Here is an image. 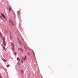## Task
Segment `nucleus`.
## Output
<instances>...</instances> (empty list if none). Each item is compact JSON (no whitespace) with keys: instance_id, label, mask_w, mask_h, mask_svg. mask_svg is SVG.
I'll return each instance as SVG.
<instances>
[{"instance_id":"nucleus-18","label":"nucleus","mask_w":78,"mask_h":78,"mask_svg":"<svg viewBox=\"0 0 78 78\" xmlns=\"http://www.w3.org/2000/svg\"><path fill=\"white\" fill-rule=\"evenodd\" d=\"M0 17L1 19H2V16H0Z\"/></svg>"},{"instance_id":"nucleus-7","label":"nucleus","mask_w":78,"mask_h":78,"mask_svg":"<svg viewBox=\"0 0 78 78\" xmlns=\"http://www.w3.org/2000/svg\"><path fill=\"white\" fill-rule=\"evenodd\" d=\"M12 11V9L11 8L9 7V12H11Z\"/></svg>"},{"instance_id":"nucleus-19","label":"nucleus","mask_w":78,"mask_h":78,"mask_svg":"<svg viewBox=\"0 0 78 78\" xmlns=\"http://www.w3.org/2000/svg\"><path fill=\"white\" fill-rule=\"evenodd\" d=\"M28 55H30V53H28Z\"/></svg>"},{"instance_id":"nucleus-22","label":"nucleus","mask_w":78,"mask_h":78,"mask_svg":"<svg viewBox=\"0 0 78 78\" xmlns=\"http://www.w3.org/2000/svg\"><path fill=\"white\" fill-rule=\"evenodd\" d=\"M10 37H11V36L10 35Z\"/></svg>"},{"instance_id":"nucleus-9","label":"nucleus","mask_w":78,"mask_h":78,"mask_svg":"<svg viewBox=\"0 0 78 78\" xmlns=\"http://www.w3.org/2000/svg\"><path fill=\"white\" fill-rule=\"evenodd\" d=\"M2 60L3 61H4V62H6V61H7L6 60H5V59L4 58H2Z\"/></svg>"},{"instance_id":"nucleus-14","label":"nucleus","mask_w":78,"mask_h":78,"mask_svg":"<svg viewBox=\"0 0 78 78\" xmlns=\"http://www.w3.org/2000/svg\"><path fill=\"white\" fill-rule=\"evenodd\" d=\"M21 61L22 63V64H23V61H22V60H21Z\"/></svg>"},{"instance_id":"nucleus-10","label":"nucleus","mask_w":78,"mask_h":78,"mask_svg":"<svg viewBox=\"0 0 78 78\" xmlns=\"http://www.w3.org/2000/svg\"><path fill=\"white\" fill-rule=\"evenodd\" d=\"M17 61H20V58L19 57L17 58Z\"/></svg>"},{"instance_id":"nucleus-11","label":"nucleus","mask_w":78,"mask_h":78,"mask_svg":"<svg viewBox=\"0 0 78 78\" xmlns=\"http://www.w3.org/2000/svg\"><path fill=\"white\" fill-rule=\"evenodd\" d=\"M2 34L1 33V32L0 31V36L1 37H2Z\"/></svg>"},{"instance_id":"nucleus-16","label":"nucleus","mask_w":78,"mask_h":78,"mask_svg":"<svg viewBox=\"0 0 78 78\" xmlns=\"http://www.w3.org/2000/svg\"><path fill=\"white\" fill-rule=\"evenodd\" d=\"M21 72H22V73H23V70H21Z\"/></svg>"},{"instance_id":"nucleus-21","label":"nucleus","mask_w":78,"mask_h":78,"mask_svg":"<svg viewBox=\"0 0 78 78\" xmlns=\"http://www.w3.org/2000/svg\"><path fill=\"white\" fill-rule=\"evenodd\" d=\"M0 78H1V76L0 75Z\"/></svg>"},{"instance_id":"nucleus-17","label":"nucleus","mask_w":78,"mask_h":78,"mask_svg":"<svg viewBox=\"0 0 78 78\" xmlns=\"http://www.w3.org/2000/svg\"><path fill=\"white\" fill-rule=\"evenodd\" d=\"M9 65H8L7 66V67H9Z\"/></svg>"},{"instance_id":"nucleus-12","label":"nucleus","mask_w":78,"mask_h":78,"mask_svg":"<svg viewBox=\"0 0 78 78\" xmlns=\"http://www.w3.org/2000/svg\"><path fill=\"white\" fill-rule=\"evenodd\" d=\"M18 41L19 43L20 44V45H22V43L21 42V41H19V40H18Z\"/></svg>"},{"instance_id":"nucleus-6","label":"nucleus","mask_w":78,"mask_h":78,"mask_svg":"<svg viewBox=\"0 0 78 78\" xmlns=\"http://www.w3.org/2000/svg\"><path fill=\"white\" fill-rule=\"evenodd\" d=\"M23 60V61H25V59H26V58H27V57L26 56H25V57L24 58L23 57H22Z\"/></svg>"},{"instance_id":"nucleus-5","label":"nucleus","mask_w":78,"mask_h":78,"mask_svg":"<svg viewBox=\"0 0 78 78\" xmlns=\"http://www.w3.org/2000/svg\"><path fill=\"white\" fill-rule=\"evenodd\" d=\"M1 15L2 16V17H3V18H4V19H5V15H4V14H3L1 13Z\"/></svg>"},{"instance_id":"nucleus-13","label":"nucleus","mask_w":78,"mask_h":78,"mask_svg":"<svg viewBox=\"0 0 78 78\" xmlns=\"http://www.w3.org/2000/svg\"><path fill=\"white\" fill-rule=\"evenodd\" d=\"M3 49L5 50V51H6V48L4 47L3 46Z\"/></svg>"},{"instance_id":"nucleus-3","label":"nucleus","mask_w":78,"mask_h":78,"mask_svg":"<svg viewBox=\"0 0 78 78\" xmlns=\"http://www.w3.org/2000/svg\"><path fill=\"white\" fill-rule=\"evenodd\" d=\"M9 23H10L11 25H14V23H13V22L12 21H11L10 20H9Z\"/></svg>"},{"instance_id":"nucleus-2","label":"nucleus","mask_w":78,"mask_h":78,"mask_svg":"<svg viewBox=\"0 0 78 78\" xmlns=\"http://www.w3.org/2000/svg\"><path fill=\"white\" fill-rule=\"evenodd\" d=\"M11 46L12 47V51H14V45L13 43H11Z\"/></svg>"},{"instance_id":"nucleus-20","label":"nucleus","mask_w":78,"mask_h":78,"mask_svg":"<svg viewBox=\"0 0 78 78\" xmlns=\"http://www.w3.org/2000/svg\"><path fill=\"white\" fill-rule=\"evenodd\" d=\"M25 50L26 51H27V50H26V48H25Z\"/></svg>"},{"instance_id":"nucleus-8","label":"nucleus","mask_w":78,"mask_h":78,"mask_svg":"<svg viewBox=\"0 0 78 78\" xmlns=\"http://www.w3.org/2000/svg\"><path fill=\"white\" fill-rule=\"evenodd\" d=\"M18 50H20L21 51H23V50H22V49L21 48H19Z\"/></svg>"},{"instance_id":"nucleus-4","label":"nucleus","mask_w":78,"mask_h":78,"mask_svg":"<svg viewBox=\"0 0 78 78\" xmlns=\"http://www.w3.org/2000/svg\"><path fill=\"white\" fill-rule=\"evenodd\" d=\"M20 10L19 11H18L17 12V14L18 15V16H20V14H21V13H20Z\"/></svg>"},{"instance_id":"nucleus-1","label":"nucleus","mask_w":78,"mask_h":78,"mask_svg":"<svg viewBox=\"0 0 78 78\" xmlns=\"http://www.w3.org/2000/svg\"><path fill=\"white\" fill-rule=\"evenodd\" d=\"M2 40L4 46H6V41H5V38L4 37L2 39Z\"/></svg>"},{"instance_id":"nucleus-15","label":"nucleus","mask_w":78,"mask_h":78,"mask_svg":"<svg viewBox=\"0 0 78 78\" xmlns=\"http://www.w3.org/2000/svg\"><path fill=\"white\" fill-rule=\"evenodd\" d=\"M15 55H17V53H16V52H15L14 53Z\"/></svg>"}]
</instances>
